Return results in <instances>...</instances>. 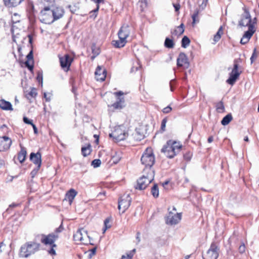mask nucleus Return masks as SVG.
<instances>
[{"label": "nucleus", "instance_id": "obj_1", "mask_svg": "<svg viewBox=\"0 0 259 259\" xmlns=\"http://www.w3.org/2000/svg\"><path fill=\"white\" fill-rule=\"evenodd\" d=\"M131 27L128 24H123L118 32L119 40H113V46L117 48L124 47L127 42L126 39L131 33Z\"/></svg>", "mask_w": 259, "mask_h": 259}, {"label": "nucleus", "instance_id": "obj_2", "mask_svg": "<svg viewBox=\"0 0 259 259\" xmlns=\"http://www.w3.org/2000/svg\"><path fill=\"white\" fill-rule=\"evenodd\" d=\"M141 161L142 164L145 166L143 170V173L148 171V169H152V166L155 162V157L151 148H147L143 153Z\"/></svg>", "mask_w": 259, "mask_h": 259}, {"label": "nucleus", "instance_id": "obj_3", "mask_svg": "<svg viewBox=\"0 0 259 259\" xmlns=\"http://www.w3.org/2000/svg\"><path fill=\"white\" fill-rule=\"evenodd\" d=\"M154 171L153 169H148V171L144 173L142 177L137 180V184L135 187V189L140 190L145 189L154 180Z\"/></svg>", "mask_w": 259, "mask_h": 259}, {"label": "nucleus", "instance_id": "obj_4", "mask_svg": "<svg viewBox=\"0 0 259 259\" xmlns=\"http://www.w3.org/2000/svg\"><path fill=\"white\" fill-rule=\"evenodd\" d=\"M243 11V12L240 15L239 25L241 27H250L251 25L254 26L256 23V18L251 19L250 12L246 7H244Z\"/></svg>", "mask_w": 259, "mask_h": 259}, {"label": "nucleus", "instance_id": "obj_5", "mask_svg": "<svg viewBox=\"0 0 259 259\" xmlns=\"http://www.w3.org/2000/svg\"><path fill=\"white\" fill-rule=\"evenodd\" d=\"M39 246V244L35 242H27L21 246L20 255L23 257H27L38 250Z\"/></svg>", "mask_w": 259, "mask_h": 259}, {"label": "nucleus", "instance_id": "obj_6", "mask_svg": "<svg viewBox=\"0 0 259 259\" xmlns=\"http://www.w3.org/2000/svg\"><path fill=\"white\" fill-rule=\"evenodd\" d=\"M122 125L116 126L114 130L110 134V137L113 138L117 142L124 140L127 137V134L123 128Z\"/></svg>", "mask_w": 259, "mask_h": 259}, {"label": "nucleus", "instance_id": "obj_7", "mask_svg": "<svg viewBox=\"0 0 259 259\" xmlns=\"http://www.w3.org/2000/svg\"><path fill=\"white\" fill-rule=\"evenodd\" d=\"M114 95L116 97V101L111 105V107L115 110H121L125 106V100L123 97L124 93L122 91L115 92Z\"/></svg>", "mask_w": 259, "mask_h": 259}, {"label": "nucleus", "instance_id": "obj_8", "mask_svg": "<svg viewBox=\"0 0 259 259\" xmlns=\"http://www.w3.org/2000/svg\"><path fill=\"white\" fill-rule=\"evenodd\" d=\"M241 73V71H239L238 70V64L237 63V60H235L234 61L233 68L231 72L230 73V76L227 80L226 82L230 85H233L239 77Z\"/></svg>", "mask_w": 259, "mask_h": 259}, {"label": "nucleus", "instance_id": "obj_9", "mask_svg": "<svg viewBox=\"0 0 259 259\" xmlns=\"http://www.w3.org/2000/svg\"><path fill=\"white\" fill-rule=\"evenodd\" d=\"M220 248L214 242H212L203 259H217L219 254Z\"/></svg>", "mask_w": 259, "mask_h": 259}, {"label": "nucleus", "instance_id": "obj_10", "mask_svg": "<svg viewBox=\"0 0 259 259\" xmlns=\"http://www.w3.org/2000/svg\"><path fill=\"white\" fill-rule=\"evenodd\" d=\"M131 200L129 194L123 195L118 201V208L119 210L121 211L122 213H124L130 206Z\"/></svg>", "mask_w": 259, "mask_h": 259}, {"label": "nucleus", "instance_id": "obj_11", "mask_svg": "<svg viewBox=\"0 0 259 259\" xmlns=\"http://www.w3.org/2000/svg\"><path fill=\"white\" fill-rule=\"evenodd\" d=\"M181 219V213H177L174 214L173 212L169 211L168 215L166 218L165 222L167 225H175L177 224Z\"/></svg>", "mask_w": 259, "mask_h": 259}, {"label": "nucleus", "instance_id": "obj_12", "mask_svg": "<svg viewBox=\"0 0 259 259\" xmlns=\"http://www.w3.org/2000/svg\"><path fill=\"white\" fill-rule=\"evenodd\" d=\"M45 2H46V1H43V5H40V3H39L40 7L42 8L40 12L39 19L41 23L48 24L49 21V14L48 13L49 11V6H45Z\"/></svg>", "mask_w": 259, "mask_h": 259}, {"label": "nucleus", "instance_id": "obj_13", "mask_svg": "<svg viewBox=\"0 0 259 259\" xmlns=\"http://www.w3.org/2000/svg\"><path fill=\"white\" fill-rule=\"evenodd\" d=\"M73 59L68 54L60 58V63L61 67L65 71L69 70Z\"/></svg>", "mask_w": 259, "mask_h": 259}, {"label": "nucleus", "instance_id": "obj_14", "mask_svg": "<svg viewBox=\"0 0 259 259\" xmlns=\"http://www.w3.org/2000/svg\"><path fill=\"white\" fill-rule=\"evenodd\" d=\"M51 11L53 17V20L51 22V23L61 18L64 16L65 13L64 9L61 7H56L52 8Z\"/></svg>", "mask_w": 259, "mask_h": 259}, {"label": "nucleus", "instance_id": "obj_15", "mask_svg": "<svg viewBox=\"0 0 259 259\" xmlns=\"http://www.w3.org/2000/svg\"><path fill=\"white\" fill-rule=\"evenodd\" d=\"M177 64L179 67H183L188 68L189 66V62L186 55L184 53H181L177 60Z\"/></svg>", "mask_w": 259, "mask_h": 259}, {"label": "nucleus", "instance_id": "obj_16", "mask_svg": "<svg viewBox=\"0 0 259 259\" xmlns=\"http://www.w3.org/2000/svg\"><path fill=\"white\" fill-rule=\"evenodd\" d=\"M12 140L7 136L0 137V151L9 149L12 144Z\"/></svg>", "mask_w": 259, "mask_h": 259}, {"label": "nucleus", "instance_id": "obj_17", "mask_svg": "<svg viewBox=\"0 0 259 259\" xmlns=\"http://www.w3.org/2000/svg\"><path fill=\"white\" fill-rule=\"evenodd\" d=\"M161 152L164 153L165 156L169 158H173L177 154L174 150L172 146L168 144V141L161 149Z\"/></svg>", "mask_w": 259, "mask_h": 259}, {"label": "nucleus", "instance_id": "obj_18", "mask_svg": "<svg viewBox=\"0 0 259 259\" xmlns=\"http://www.w3.org/2000/svg\"><path fill=\"white\" fill-rule=\"evenodd\" d=\"M63 230L62 227V222L59 227L56 228L54 232L50 234V245L52 244H55V241H56L59 238V234Z\"/></svg>", "mask_w": 259, "mask_h": 259}, {"label": "nucleus", "instance_id": "obj_19", "mask_svg": "<svg viewBox=\"0 0 259 259\" xmlns=\"http://www.w3.org/2000/svg\"><path fill=\"white\" fill-rule=\"evenodd\" d=\"M95 76L97 80L103 81L106 76V71L104 68L98 66L95 71Z\"/></svg>", "mask_w": 259, "mask_h": 259}, {"label": "nucleus", "instance_id": "obj_20", "mask_svg": "<svg viewBox=\"0 0 259 259\" xmlns=\"http://www.w3.org/2000/svg\"><path fill=\"white\" fill-rule=\"evenodd\" d=\"M30 160L35 165H37V166H38V168H40L41 163V154L39 152H37L36 153H31L30 155Z\"/></svg>", "mask_w": 259, "mask_h": 259}, {"label": "nucleus", "instance_id": "obj_21", "mask_svg": "<svg viewBox=\"0 0 259 259\" xmlns=\"http://www.w3.org/2000/svg\"><path fill=\"white\" fill-rule=\"evenodd\" d=\"M27 60L25 62V65L30 71L33 68V51L31 50L26 56Z\"/></svg>", "mask_w": 259, "mask_h": 259}, {"label": "nucleus", "instance_id": "obj_22", "mask_svg": "<svg viewBox=\"0 0 259 259\" xmlns=\"http://www.w3.org/2000/svg\"><path fill=\"white\" fill-rule=\"evenodd\" d=\"M82 235L87 237V231L83 228L78 229L73 235L74 240L75 241H82Z\"/></svg>", "mask_w": 259, "mask_h": 259}, {"label": "nucleus", "instance_id": "obj_23", "mask_svg": "<svg viewBox=\"0 0 259 259\" xmlns=\"http://www.w3.org/2000/svg\"><path fill=\"white\" fill-rule=\"evenodd\" d=\"M77 194V191L73 189H71L66 194L65 199L68 201L69 204L71 205Z\"/></svg>", "mask_w": 259, "mask_h": 259}, {"label": "nucleus", "instance_id": "obj_24", "mask_svg": "<svg viewBox=\"0 0 259 259\" xmlns=\"http://www.w3.org/2000/svg\"><path fill=\"white\" fill-rule=\"evenodd\" d=\"M0 108L4 110H13L11 103L4 99L0 100Z\"/></svg>", "mask_w": 259, "mask_h": 259}, {"label": "nucleus", "instance_id": "obj_25", "mask_svg": "<svg viewBox=\"0 0 259 259\" xmlns=\"http://www.w3.org/2000/svg\"><path fill=\"white\" fill-rule=\"evenodd\" d=\"M20 147H21V150L18 154V159L19 160L20 162L22 163L25 160L26 154H27V151H26V148L25 147L22 146V145L21 144H20Z\"/></svg>", "mask_w": 259, "mask_h": 259}, {"label": "nucleus", "instance_id": "obj_26", "mask_svg": "<svg viewBox=\"0 0 259 259\" xmlns=\"http://www.w3.org/2000/svg\"><path fill=\"white\" fill-rule=\"evenodd\" d=\"M23 0H4L5 5L8 7H15L19 5Z\"/></svg>", "mask_w": 259, "mask_h": 259}, {"label": "nucleus", "instance_id": "obj_27", "mask_svg": "<svg viewBox=\"0 0 259 259\" xmlns=\"http://www.w3.org/2000/svg\"><path fill=\"white\" fill-rule=\"evenodd\" d=\"M168 144L172 146V147L174 148V150L176 153H178L182 147V145L180 144L179 142H177L176 141H174L172 140L168 141Z\"/></svg>", "mask_w": 259, "mask_h": 259}, {"label": "nucleus", "instance_id": "obj_28", "mask_svg": "<svg viewBox=\"0 0 259 259\" xmlns=\"http://www.w3.org/2000/svg\"><path fill=\"white\" fill-rule=\"evenodd\" d=\"M184 32V25L182 23L180 26H178L171 33L172 35L179 36L182 34Z\"/></svg>", "mask_w": 259, "mask_h": 259}, {"label": "nucleus", "instance_id": "obj_29", "mask_svg": "<svg viewBox=\"0 0 259 259\" xmlns=\"http://www.w3.org/2000/svg\"><path fill=\"white\" fill-rule=\"evenodd\" d=\"M248 27V30L245 32L243 36L247 39L249 40L251 37L252 36L253 34L255 31V29L254 28V26H252V25Z\"/></svg>", "mask_w": 259, "mask_h": 259}, {"label": "nucleus", "instance_id": "obj_30", "mask_svg": "<svg viewBox=\"0 0 259 259\" xmlns=\"http://www.w3.org/2000/svg\"><path fill=\"white\" fill-rule=\"evenodd\" d=\"M91 151V146L89 144H88L87 146L82 147L81 148V153L84 157L90 155Z\"/></svg>", "mask_w": 259, "mask_h": 259}, {"label": "nucleus", "instance_id": "obj_31", "mask_svg": "<svg viewBox=\"0 0 259 259\" xmlns=\"http://www.w3.org/2000/svg\"><path fill=\"white\" fill-rule=\"evenodd\" d=\"M175 46V43L172 39L168 37H166L164 41V46L166 48L171 49L173 48Z\"/></svg>", "mask_w": 259, "mask_h": 259}, {"label": "nucleus", "instance_id": "obj_32", "mask_svg": "<svg viewBox=\"0 0 259 259\" xmlns=\"http://www.w3.org/2000/svg\"><path fill=\"white\" fill-rule=\"evenodd\" d=\"M232 116L231 114H228L226 115L222 120L221 123L223 125H226L232 120Z\"/></svg>", "mask_w": 259, "mask_h": 259}, {"label": "nucleus", "instance_id": "obj_33", "mask_svg": "<svg viewBox=\"0 0 259 259\" xmlns=\"http://www.w3.org/2000/svg\"><path fill=\"white\" fill-rule=\"evenodd\" d=\"M223 33L222 27H220L217 33L214 35L213 37V40L214 42H218L221 38V35Z\"/></svg>", "mask_w": 259, "mask_h": 259}, {"label": "nucleus", "instance_id": "obj_34", "mask_svg": "<svg viewBox=\"0 0 259 259\" xmlns=\"http://www.w3.org/2000/svg\"><path fill=\"white\" fill-rule=\"evenodd\" d=\"M190 43V39L187 36H184L182 39V47L184 48H186L189 46Z\"/></svg>", "mask_w": 259, "mask_h": 259}, {"label": "nucleus", "instance_id": "obj_35", "mask_svg": "<svg viewBox=\"0 0 259 259\" xmlns=\"http://www.w3.org/2000/svg\"><path fill=\"white\" fill-rule=\"evenodd\" d=\"M36 95L37 93L36 90L33 88L28 93H26L25 96L27 99H30L32 98L35 97L36 96Z\"/></svg>", "mask_w": 259, "mask_h": 259}, {"label": "nucleus", "instance_id": "obj_36", "mask_svg": "<svg viewBox=\"0 0 259 259\" xmlns=\"http://www.w3.org/2000/svg\"><path fill=\"white\" fill-rule=\"evenodd\" d=\"M151 193L154 197H158L159 196V190L156 184H155L151 188Z\"/></svg>", "mask_w": 259, "mask_h": 259}, {"label": "nucleus", "instance_id": "obj_37", "mask_svg": "<svg viewBox=\"0 0 259 259\" xmlns=\"http://www.w3.org/2000/svg\"><path fill=\"white\" fill-rule=\"evenodd\" d=\"M216 110L218 112H223L225 110V107L222 101H220L216 104Z\"/></svg>", "mask_w": 259, "mask_h": 259}, {"label": "nucleus", "instance_id": "obj_38", "mask_svg": "<svg viewBox=\"0 0 259 259\" xmlns=\"http://www.w3.org/2000/svg\"><path fill=\"white\" fill-rule=\"evenodd\" d=\"M110 219L109 218H106L104 222V227L103 229V233H104L106 230L110 228L111 227V224H110Z\"/></svg>", "mask_w": 259, "mask_h": 259}, {"label": "nucleus", "instance_id": "obj_39", "mask_svg": "<svg viewBox=\"0 0 259 259\" xmlns=\"http://www.w3.org/2000/svg\"><path fill=\"white\" fill-rule=\"evenodd\" d=\"M50 255H56L57 254L56 249L57 248L56 244H52L50 245Z\"/></svg>", "mask_w": 259, "mask_h": 259}, {"label": "nucleus", "instance_id": "obj_40", "mask_svg": "<svg viewBox=\"0 0 259 259\" xmlns=\"http://www.w3.org/2000/svg\"><path fill=\"white\" fill-rule=\"evenodd\" d=\"M68 8L72 13H76L79 10V7L77 4L68 6Z\"/></svg>", "mask_w": 259, "mask_h": 259}, {"label": "nucleus", "instance_id": "obj_41", "mask_svg": "<svg viewBox=\"0 0 259 259\" xmlns=\"http://www.w3.org/2000/svg\"><path fill=\"white\" fill-rule=\"evenodd\" d=\"M141 68V65L140 64V63L137 61L136 62V63L134 64V66L131 68V72H134L136 71H137L139 69Z\"/></svg>", "mask_w": 259, "mask_h": 259}, {"label": "nucleus", "instance_id": "obj_42", "mask_svg": "<svg viewBox=\"0 0 259 259\" xmlns=\"http://www.w3.org/2000/svg\"><path fill=\"white\" fill-rule=\"evenodd\" d=\"M198 11H196L195 12V13L193 14L192 18L193 19V22L192 24L194 25L196 23H197L199 22V20L198 18Z\"/></svg>", "mask_w": 259, "mask_h": 259}, {"label": "nucleus", "instance_id": "obj_43", "mask_svg": "<svg viewBox=\"0 0 259 259\" xmlns=\"http://www.w3.org/2000/svg\"><path fill=\"white\" fill-rule=\"evenodd\" d=\"M101 163V161L99 159H96L92 161V165L94 167L96 168L99 167Z\"/></svg>", "mask_w": 259, "mask_h": 259}, {"label": "nucleus", "instance_id": "obj_44", "mask_svg": "<svg viewBox=\"0 0 259 259\" xmlns=\"http://www.w3.org/2000/svg\"><path fill=\"white\" fill-rule=\"evenodd\" d=\"M40 241L42 243H44L46 245L48 244H49V235L45 236L44 235H41Z\"/></svg>", "mask_w": 259, "mask_h": 259}, {"label": "nucleus", "instance_id": "obj_45", "mask_svg": "<svg viewBox=\"0 0 259 259\" xmlns=\"http://www.w3.org/2000/svg\"><path fill=\"white\" fill-rule=\"evenodd\" d=\"M82 241H80V243L83 244H88L90 243V237L89 236L88 233L87 232V237H85L84 235H82Z\"/></svg>", "mask_w": 259, "mask_h": 259}, {"label": "nucleus", "instance_id": "obj_46", "mask_svg": "<svg viewBox=\"0 0 259 259\" xmlns=\"http://www.w3.org/2000/svg\"><path fill=\"white\" fill-rule=\"evenodd\" d=\"M139 4L141 8V11H143L144 9H145L147 6V0H140L139 2Z\"/></svg>", "mask_w": 259, "mask_h": 259}, {"label": "nucleus", "instance_id": "obj_47", "mask_svg": "<svg viewBox=\"0 0 259 259\" xmlns=\"http://www.w3.org/2000/svg\"><path fill=\"white\" fill-rule=\"evenodd\" d=\"M166 122H167V118H163L161 121V127H160L161 130L162 132H164L165 131Z\"/></svg>", "mask_w": 259, "mask_h": 259}, {"label": "nucleus", "instance_id": "obj_48", "mask_svg": "<svg viewBox=\"0 0 259 259\" xmlns=\"http://www.w3.org/2000/svg\"><path fill=\"white\" fill-rule=\"evenodd\" d=\"M144 137V135L143 134H140L138 131L136 132L135 138L137 140L140 141L142 139H143Z\"/></svg>", "mask_w": 259, "mask_h": 259}, {"label": "nucleus", "instance_id": "obj_49", "mask_svg": "<svg viewBox=\"0 0 259 259\" xmlns=\"http://www.w3.org/2000/svg\"><path fill=\"white\" fill-rule=\"evenodd\" d=\"M37 80L38 82L39 83L42 82V73L41 72H37Z\"/></svg>", "mask_w": 259, "mask_h": 259}, {"label": "nucleus", "instance_id": "obj_50", "mask_svg": "<svg viewBox=\"0 0 259 259\" xmlns=\"http://www.w3.org/2000/svg\"><path fill=\"white\" fill-rule=\"evenodd\" d=\"M172 110V108L170 106H168L165 108H164L162 110V112L164 113H168Z\"/></svg>", "mask_w": 259, "mask_h": 259}, {"label": "nucleus", "instance_id": "obj_51", "mask_svg": "<svg viewBox=\"0 0 259 259\" xmlns=\"http://www.w3.org/2000/svg\"><path fill=\"white\" fill-rule=\"evenodd\" d=\"M39 168H38V166H37L36 168H34L30 173V175L31 176V178H34L36 174L37 173Z\"/></svg>", "mask_w": 259, "mask_h": 259}, {"label": "nucleus", "instance_id": "obj_52", "mask_svg": "<svg viewBox=\"0 0 259 259\" xmlns=\"http://www.w3.org/2000/svg\"><path fill=\"white\" fill-rule=\"evenodd\" d=\"M257 55L256 54V49H254L253 52L252 54V56L250 58L251 63H252L254 61V59L257 58Z\"/></svg>", "mask_w": 259, "mask_h": 259}, {"label": "nucleus", "instance_id": "obj_53", "mask_svg": "<svg viewBox=\"0 0 259 259\" xmlns=\"http://www.w3.org/2000/svg\"><path fill=\"white\" fill-rule=\"evenodd\" d=\"M239 251L240 253H243L245 252V246L244 245V244H242L241 245H240V246L239 247Z\"/></svg>", "mask_w": 259, "mask_h": 259}, {"label": "nucleus", "instance_id": "obj_54", "mask_svg": "<svg viewBox=\"0 0 259 259\" xmlns=\"http://www.w3.org/2000/svg\"><path fill=\"white\" fill-rule=\"evenodd\" d=\"M23 120L24 122L26 124H31V125H32L33 124L32 120L29 119L27 117H26L25 116L23 117Z\"/></svg>", "mask_w": 259, "mask_h": 259}, {"label": "nucleus", "instance_id": "obj_55", "mask_svg": "<svg viewBox=\"0 0 259 259\" xmlns=\"http://www.w3.org/2000/svg\"><path fill=\"white\" fill-rule=\"evenodd\" d=\"M249 40L245 38L244 36H243L242 38L241 39L240 43L242 45H245L248 42Z\"/></svg>", "mask_w": 259, "mask_h": 259}, {"label": "nucleus", "instance_id": "obj_56", "mask_svg": "<svg viewBox=\"0 0 259 259\" xmlns=\"http://www.w3.org/2000/svg\"><path fill=\"white\" fill-rule=\"evenodd\" d=\"M173 6L175 8L176 12H179L180 9V5L179 4H173Z\"/></svg>", "mask_w": 259, "mask_h": 259}, {"label": "nucleus", "instance_id": "obj_57", "mask_svg": "<svg viewBox=\"0 0 259 259\" xmlns=\"http://www.w3.org/2000/svg\"><path fill=\"white\" fill-rule=\"evenodd\" d=\"M176 81L174 79H171L169 82V86L170 88V91L172 92L174 91L173 85L175 84Z\"/></svg>", "mask_w": 259, "mask_h": 259}, {"label": "nucleus", "instance_id": "obj_58", "mask_svg": "<svg viewBox=\"0 0 259 259\" xmlns=\"http://www.w3.org/2000/svg\"><path fill=\"white\" fill-rule=\"evenodd\" d=\"M31 125L32 126V127H33V131H34V133L35 134H37V128L36 126H35V125H34L33 123Z\"/></svg>", "mask_w": 259, "mask_h": 259}, {"label": "nucleus", "instance_id": "obj_59", "mask_svg": "<svg viewBox=\"0 0 259 259\" xmlns=\"http://www.w3.org/2000/svg\"><path fill=\"white\" fill-rule=\"evenodd\" d=\"M96 248H94L92 249L91 250V253L90 254V255L91 256V255H94L95 254V253H96Z\"/></svg>", "mask_w": 259, "mask_h": 259}, {"label": "nucleus", "instance_id": "obj_60", "mask_svg": "<svg viewBox=\"0 0 259 259\" xmlns=\"http://www.w3.org/2000/svg\"><path fill=\"white\" fill-rule=\"evenodd\" d=\"M92 1L96 3L97 4L104 3V0H92Z\"/></svg>", "mask_w": 259, "mask_h": 259}, {"label": "nucleus", "instance_id": "obj_61", "mask_svg": "<svg viewBox=\"0 0 259 259\" xmlns=\"http://www.w3.org/2000/svg\"><path fill=\"white\" fill-rule=\"evenodd\" d=\"M207 2V0H203L202 6H203V7L202 9H203L204 8H205L206 7Z\"/></svg>", "mask_w": 259, "mask_h": 259}, {"label": "nucleus", "instance_id": "obj_62", "mask_svg": "<svg viewBox=\"0 0 259 259\" xmlns=\"http://www.w3.org/2000/svg\"><path fill=\"white\" fill-rule=\"evenodd\" d=\"M213 140V138L212 136L209 137L207 141L208 143H211Z\"/></svg>", "mask_w": 259, "mask_h": 259}, {"label": "nucleus", "instance_id": "obj_63", "mask_svg": "<svg viewBox=\"0 0 259 259\" xmlns=\"http://www.w3.org/2000/svg\"><path fill=\"white\" fill-rule=\"evenodd\" d=\"M227 253L228 254V255H230V256H234V254L233 253V251L232 250H228L227 251Z\"/></svg>", "mask_w": 259, "mask_h": 259}, {"label": "nucleus", "instance_id": "obj_64", "mask_svg": "<svg viewBox=\"0 0 259 259\" xmlns=\"http://www.w3.org/2000/svg\"><path fill=\"white\" fill-rule=\"evenodd\" d=\"M121 259H130V257L123 255L122 256Z\"/></svg>", "mask_w": 259, "mask_h": 259}]
</instances>
